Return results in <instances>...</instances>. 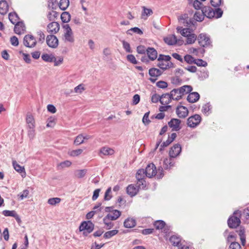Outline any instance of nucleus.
I'll return each mask as SVG.
<instances>
[{
  "mask_svg": "<svg viewBox=\"0 0 249 249\" xmlns=\"http://www.w3.org/2000/svg\"><path fill=\"white\" fill-rule=\"evenodd\" d=\"M223 13L221 8L213 9L210 6H204L201 11H197L195 13L194 17L196 21L200 22L204 19L205 16L209 18H218L222 16Z\"/></svg>",
  "mask_w": 249,
  "mask_h": 249,
  "instance_id": "1",
  "label": "nucleus"
},
{
  "mask_svg": "<svg viewBox=\"0 0 249 249\" xmlns=\"http://www.w3.org/2000/svg\"><path fill=\"white\" fill-rule=\"evenodd\" d=\"M193 90V88L190 85H184L178 89H174L171 91L170 96H176V94H178L175 97V101H178L182 98L184 94L190 93Z\"/></svg>",
  "mask_w": 249,
  "mask_h": 249,
  "instance_id": "2",
  "label": "nucleus"
},
{
  "mask_svg": "<svg viewBox=\"0 0 249 249\" xmlns=\"http://www.w3.org/2000/svg\"><path fill=\"white\" fill-rule=\"evenodd\" d=\"M241 211L237 210L234 212L232 215L228 219V226L231 229H236L241 223Z\"/></svg>",
  "mask_w": 249,
  "mask_h": 249,
  "instance_id": "3",
  "label": "nucleus"
},
{
  "mask_svg": "<svg viewBox=\"0 0 249 249\" xmlns=\"http://www.w3.org/2000/svg\"><path fill=\"white\" fill-rule=\"evenodd\" d=\"M153 225L156 230H161L163 233H171L172 232V227L162 220L155 221Z\"/></svg>",
  "mask_w": 249,
  "mask_h": 249,
  "instance_id": "4",
  "label": "nucleus"
},
{
  "mask_svg": "<svg viewBox=\"0 0 249 249\" xmlns=\"http://www.w3.org/2000/svg\"><path fill=\"white\" fill-rule=\"evenodd\" d=\"M198 44L203 48H211L212 47V41L210 36L206 34H200L197 37Z\"/></svg>",
  "mask_w": 249,
  "mask_h": 249,
  "instance_id": "5",
  "label": "nucleus"
},
{
  "mask_svg": "<svg viewBox=\"0 0 249 249\" xmlns=\"http://www.w3.org/2000/svg\"><path fill=\"white\" fill-rule=\"evenodd\" d=\"M62 27L64 29V41L73 43L74 41V38L73 32L70 25L68 24H64Z\"/></svg>",
  "mask_w": 249,
  "mask_h": 249,
  "instance_id": "6",
  "label": "nucleus"
},
{
  "mask_svg": "<svg viewBox=\"0 0 249 249\" xmlns=\"http://www.w3.org/2000/svg\"><path fill=\"white\" fill-rule=\"evenodd\" d=\"M23 44L28 48H34L36 45V40L35 37L31 35H26L23 38Z\"/></svg>",
  "mask_w": 249,
  "mask_h": 249,
  "instance_id": "7",
  "label": "nucleus"
},
{
  "mask_svg": "<svg viewBox=\"0 0 249 249\" xmlns=\"http://www.w3.org/2000/svg\"><path fill=\"white\" fill-rule=\"evenodd\" d=\"M201 120V116L198 114H195L188 118L187 125L190 127L195 128L199 124Z\"/></svg>",
  "mask_w": 249,
  "mask_h": 249,
  "instance_id": "8",
  "label": "nucleus"
},
{
  "mask_svg": "<svg viewBox=\"0 0 249 249\" xmlns=\"http://www.w3.org/2000/svg\"><path fill=\"white\" fill-rule=\"evenodd\" d=\"M47 45L52 48H56L58 45V40L54 35H48L46 39Z\"/></svg>",
  "mask_w": 249,
  "mask_h": 249,
  "instance_id": "9",
  "label": "nucleus"
},
{
  "mask_svg": "<svg viewBox=\"0 0 249 249\" xmlns=\"http://www.w3.org/2000/svg\"><path fill=\"white\" fill-rule=\"evenodd\" d=\"M94 229L93 224L90 221H83L79 227L80 231H86L88 233H90ZM83 233H85L84 232Z\"/></svg>",
  "mask_w": 249,
  "mask_h": 249,
  "instance_id": "10",
  "label": "nucleus"
},
{
  "mask_svg": "<svg viewBox=\"0 0 249 249\" xmlns=\"http://www.w3.org/2000/svg\"><path fill=\"white\" fill-rule=\"evenodd\" d=\"M181 152V146L180 144H174L169 150V155L171 158H176Z\"/></svg>",
  "mask_w": 249,
  "mask_h": 249,
  "instance_id": "11",
  "label": "nucleus"
},
{
  "mask_svg": "<svg viewBox=\"0 0 249 249\" xmlns=\"http://www.w3.org/2000/svg\"><path fill=\"white\" fill-rule=\"evenodd\" d=\"M166 96L169 97L167 94H163L161 96H159L157 94L155 93L153 94L151 97V101L153 103H158L159 101L160 102L162 105H167L169 104V101L164 100V98Z\"/></svg>",
  "mask_w": 249,
  "mask_h": 249,
  "instance_id": "12",
  "label": "nucleus"
},
{
  "mask_svg": "<svg viewBox=\"0 0 249 249\" xmlns=\"http://www.w3.org/2000/svg\"><path fill=\"white\" fill-rule=\"evenodd\" d=\"M144 170L146 174V176L150 178L156 176V174L157 173L156 167L155 164L153 163L147 165Z\"/></svg>",
  "mask_w": 249,
  "mask_h": 249,
  "instance_id": "13",
  "label": "nucleus"
},
{
  "mask_svg": "<svg viewBox=\"0 0 249 249\" xmlns=\"http://www.w3.org/2000/svg\"><path fill=\"white\" fill-rule=\"evenodd\" d=\"M59 24L55 21L49 23L47 27V32L53 35L56 34L59 31Z\"/></svg>",
  "mask_w": 249,
  "mask_h": 249,
  "instance_id": "14",
  "label": "nucleus"
},
{
  "mask_svg": "<svg viewBox=\"0 0 249 249\" xmlns=\"http://www.w3.org/2000/svg\"><path fill=\"white\" fill-rule=\"evenodd\" d=\"M176 113L180 118H184L188 115V110L186 107L183 106H178L176 108Z\"/></svg>",
  "mask_w": 249,
  "mask_h": 249,
  "instance_id": "15",
  "label": "nucleus"
},
{
  "mask_svg": "<svg viewBox=\"0 0 249 249\" xmlns=\"http://www.w3.org/2000/svg\"><path fill=\"white\" fill-rule=\"evenodd\" d=\"M180 120L173 118L168 123V124L170 128H172L173 131H178L180 129Z\"/></svg>",
  "mask_w": 249,
  "mask_h": 249,
  "instance_id": "16",
  "label": "nucleus"
},
{
  "mask_svg": "<svg viewBox=\"0 0 249 249\" xmlns=\"http://www.w3.org/2000/svg\"><path fill=\"white\" fill-rule=\"evenodd\" d=\"M26 27L23 21H19L15 24L14 32L18 35L23 34L25 31Z\"/></svg>",
  "mask_w": 249,
  "mask_h": 249,
  "instance_id": "17",
  "label": "nucleus"
},
{
  "mask_svg": "<svg viewBox=\"0 0 249 249\" xmlns=\"http://www.w3.org/2000/svg\"><path fill=\"white\" fill-rule=\"evenodd\" d=\"M169 241L174 247H179L181 246V237L176 234H173L169 239Z\"/></svg>",
  "mask_w": 249,
  "mask_h": 249,
  "instance_id": "18",
  "label": "nucleus"
},
{
  "mask_svg": "<svg viewBox=\"0 0 249 249\" xmlns=\"http://www.w3.org/2000/svg\"><path fill=\"white\" fill-rule=\"evenodd\" d=\"M148 57L152 61L155 60L157 58V51L154 48L148 47L146 49Z\"/></svg>",
  "mask_w": 249,
  "mask_h": 249,
  "instance_id": "19",
  "label": "nucleus"
},
{
  "mask_svg": "<svg viewBox=\"0 0 249 249\" xmlns=\"http://www.w3.org/2000/svg\"><path fill=\"white\" fill-rule=\"evenodd\" d=\"M200 98L199 94L197 92H190L187 98V101L191 103H194L197 102Z\"/></svg>",
  "mask_w": 249,
  "mask_h": 249,
  "instance_id": "20",
  "label": "nucleus"
},
{
  "mask_svg": "<svg viewBox=\"0 0 249 249\" xmlns=\"http://www.w3.org/2000/svg\"><path fill=\"white\" fill-rule=\"evenodd\" d=\"M114 154V150L108 147L104 146L100 149V155H103L104 156H110ZM101 157L102 156L100 155Z\"/></svg>",
  "mask_w": 249,
  "mask_h": 249,
  "instance_id": "21",
  "label": "nucleus"
},
{
  "mask_svg": "<svg viewBox=\"0 0 249 249\" xmlns=\"http://www.w3.org/2000/svg\"><path fill=\"white\" fill-rule=\"evenodd\" d=\"M139 191L137 186L133 184H130L126 187V192L131 196H135Z\"/></svg>",
  "mask_w": 249,
  "mask_h": 249,
  "instance_id": "22",
  "label": "nucleus"
},
{
  "mask_svg": "<svg viewBox=\"0 0 249 249\" xmlns=\"http://www.w3.org/2000/svg\"><path fill=\"white\" fill-rule=\"evenodd\" d=\"M9 9L8 4L6 0H2L0 1V14L2 15H5Z\"/></svg>",
  "mask_w": 249,
  "mask_h": 249,
  "instance_id": "23",
  "label": "nucleus"
},
{
  "mask_svg": "<svg viewBox=\"0 0 249 249\" xmlns=\"http://www.w3.org/2000/svg\"><path fill=\"white\" fill-rule=\"evenodd\" d=\"M164 42L169 45H174L178 43V39L175 35L164 38Z\"/></svg>",
  "mask_w": 249,
  "mask_h": 249,
  "instance_id": "24",
  "label": "nucleus"
},
{
  "mask_svg": "<svg viewBox=\"0 0 249 249\" xmlns=\"http://www.w3.org/2000/svg\"><path fill=\"white\" fill-rule=\"evenodd\" d=\"M136 224V220L133 218L128 217L126 218L124 222V226L125 228H131L134 227Z\"/></svg>",
  "mask_w": 249,
  "mask_h": 249,
  "instance_id": "25",
  "label": "nucleus"
},
{
  "mask_svg": "<svg viewBox=\"0 0 249 249\" xmlns=\"http://www.w3.org/2000/svg\"><path fill=\"white\" fill-rule=\"evenodd\" d=\"M13 166L15 169L16 171H17L18 172L20 173V174H23L24 175L21 174V176L25 177L26 175V172L25 170V168L23 166H20L19 164H18L16 161H13Z\"/></svg>",
  "mask_w": 249,
  "mask_h": 249,
  "instance_id": "26",
  "label": "nucleus"
},
{
  "mask_svg": "<svg viewBox=\"0 0 249 249\" xmlns=\"http://www.w3.org/2000/svg\"><path fill=\"white\" fill-rule=\"evenodd\" d=\"M178 33H179L183 36L187 37L188 34L192 32V30L189 28H183L182 27L178 26L177 28Z\"/></svg>",
  "mask_w": 249,
  "mask_h": 249,
  "instance_id": "27",
  "label": "nucleus"
},
{
  "mask_svg": "<svg viewBox=\"0 0 249 249\" xmlns=\"http://www.w3.org/2000/svg\"><path fill=\"white\" fill-rule=\"evenodd\" d=\"M178 20L180 24H182L184 26L189 27V24H188V15L187 14H183L180 16L178 18Z\"/></svg>",
  "mask_w": 249,
  "mask_h": 249,
  "instance_id": "28",
  "label": "nucleus"
},
{
  "mask_svg": "<svg viewBox=\"0 0 249 249\" xmlns=\"http://www.w3.org/2000/svg\"><path fill=\"white\" fill-rule=\"evenodd\" d=\"M9 19L13 24H16L19 19L18 14L15 12H11L8 15Z\"/></svg>",
  "mask_w": 249,
  "mask_h": 249,
  "instance_id": "29",
  "label": "nucleus"
},
{
  "mask_svg": "<svg viewBox=\"0 0 249 249\" xmlns=\"http://www.w3.org/2000/svg\"><path fill=\"white\" fill-rule=\"evenodd\" d=\"M149 74L151 77H157L160 76L162 72L158 69L153 68L149 69Z\"/></svg>",
  "mask_w": 249,
  "mask_h": 249,
  "instance_id": "30",
  "label": "nucleus"
},
{
  "mask_svg": "<svg viewBox=\"0 0 249 249\" xmlns=\"http://www.w3.org/2000/svg\"><path fill=\"white\" fill-rule=\"evenodd\" d=\"M186 44H193L197 39V36L196 34L194 33H191L188 34V36L186 37Z\"/></svg>",
  "mask_w": 249,
  "mask_h": 249,
  "instance_id": "31",
  "label": "nucleus"
},
{
  "mask_svg": "<svg viewBox=\"0 0 249 249\" xmlns=\"http://www.w3.org/2000/svg\"><path fill=\"white\" fill-rule=\"evenodd\" d=\"M143 11L142 13V18L146 19L147 17L150 16L153 14L152 9L147 8L144 6L142 7Z\"/></svg>",
  "mask_w": 249,
  "mask_h": 249,
  "instance_id": "32",
  "label": "nucleus"
},
{
  "mask_svg": "<svg viewBox=\"0 0 249 249\" xmlns=\"http://www.w3.org/2000/svg\"><path fill=\"white\" fill-rule=\"evenodd\" d=\"M69 4V0H60L58 6L61 10L64 11L68 7Z\"/></svg>",
  "mask_w": 249,
  "mask_h": 249,
  "instance_id": "33",
  "label": "nucleus"
},
{
  "mask_svg": "<svg viewBox=\"0 0 249 249\" xmlns=\"http://www.w3.org/2000/svg\"><path fill=\"white\" fill-rule=\"evenodd\" d=\"M112 213L107 214V217L110 216L112 220H116L121 214V212L117 210H114Z\"/></svg>",
  "mask_w": 249,
  "mask_h": 249,
  "instance_id": "34",
  "label": "nucleus"
},
{
  "mask_svg": "<svg viewBox=\"0 0 249 249\" xmlns=\"http://www.w3.org/2000/svg\"><path fill=\"white\" fill-rule=\"evenodd\" d=\"M71 15L68 12H63L61 15V19L63 23H68L71 20Z\"/></svg>",
  "mask_w": 249,
  "mask_h": 249,
  "instance_id": "35",
  "label": "nucleus"
},
{
  "mask_svg": "<svg viewBox=\"0 0 249 249\" xmlns=\"http://www.w3.org/2000/svg\"><path fill=\"white\" fill-rule=\"evenodd\" d=\"M42 60L47 62H52L53 61L54 56L52 54H49L48 53H43L41 55Z\"/></svg>",
  "mask_w": 249,
  "mask_h": 249,
  "instance_id": "36",
  "label": "nucleus"
},
{
  "mask_svg": "<svg viewBox=\"0 0 249 249\" xmlns=\"http://www.w3.org/2000/svg\"><path fill=\"white\" fill-rule=\"evenodd\" d=\"M137 186L139 189H144L146 187V182L144 178L137 179Z\"/></svg>",
  "mask_w": 249,
  "mask_h": 249,
  "instance_id": "37",
  "label": "nucleus"
},
{
  "mask_svg": "<svg viewBox=\"0 0 249 249\" xmlns=\"http://www.w3.org/2000/svg\"><path fill=\"white\" fill-rule=\"evenodd\" d=\"M132 32H134V33H136L137 34L140 35H141L143 34V32L142 31V30L137 27H135L132 28L126 31V34L127 35H132Z\"/></svg>",
  "mask_w": 249,
  "mask_h": 249,
  "instance_id": "38",
  "label": "nucleus"
},
{
  "mask_svg": "<svg viewBox=\"0 0 249 249\" xmlns=\"http://www.w3.org/2000/svg\"><path fill=\"white\" fill-rule=\"evenodd\" d=\"M87 173V169L77 170L75 172V176L78 178H84Z\"/></svg>",
  "mask_w": 249,
  "mask_h": 249,
  "instance_id": "39",
  "label": "nucleus"
},
{
  "mask_svg": "<svg viewBox=\"0 0 249 249\" xmlns=\"http://www.w3.org/2000/svg\"><path fill=\"white\" fill-rule=\"evenodd\" d=\"M111 218L110 216L107 217V214L104 218L103 221L106 226L107 229H110L113 226V223L110 221Z\"/></svg>",
  "mask_w": 249,
  "mask_h": 249,
  "instance_id": "40",
  "label": "nucleus"
},
{
  "mask_svg": "<svg viewBox=\"0 0 249 249\" xmlns=\"http://www.w3.org/2000/svg\"><path fill=\"white\" fill-rule=\"evenodd\" d=\"M26 123L28 124V127L35 126V121L32 115H28L27 116Z\"/></svg>",
  "mask_w": 249,
  "mask_h": 249,
  "instance_id": "41",
  "label": "nucleus"
},
{
  "mask_svg": "<svg viewBox=\"0 0 249 249\" xmlns=\"http://www.w3.org/2000/svg\"><path fill=\"white\" fill-rule=\"evenodd\" d=\"M61 201V198L59 197H53L48 200V203L51 205H55L59 204Z\"/></svg>",
  "mask_w": 249,
  "mask_h": 249,
  "instance_id": "42",
  "label": "nucleus"
},
{
  "mask_svg": "<svg viewBox=\"0 0 249 249\" xmlns=\"http://www.w3.org/2000/svg\"><path fill=\"white\" fill-rule=\"evenodd\" d=\"M146 177L145 170L143 169H139L136 173V178L137 179L144 178Z\"/></svg>",
  "mask_w": 249,
  "mask_h": 249,
  "instance_id": "43",
  "label": "nucleus"
},
{
  "mask_svg": "<svg viewBox=\"0 0 249 249\" xmlns=\"http://www.w3.org/2000/svg\"><path fill=\"white\" fill-rule=\"evenodd\" d=\"M184 61L189 64H194L195 59L190 54H186L184 57Z\"/></svg>",
  "mask_w": 249,
  "mask_h": 249,
  "instance_id": "44",
  "label": "nucleus"
},
{
  "mask_svg": "<svg viewBox=\"0 0 249 249\" xmlns=\"http://www.w3.org/2000/svg\"><path fill=\"white\" fill-rule=\"evenodd\" d=\"M84 138L82 134L78 135L75 138L74 143L77 145H78L84 142Z\"/></svg>",
  "mask_w": 249,
  "mask_h": 249,
  "instance_id": "45",
  "label": "nucleus"
},
{
  "mask_svg": "<svg viewBox=\"0 0 249 249\" xmlns=\"http://www.w3.org/2000/svg\"><path fill=\"white\" fill-rule=\"evenodd\" d=\"M149 111L146 112L143 116L142 123L145 125H148L151 122V121L149 119Z\"/></svg>",
  "mask_w": 249,
  "mask_h": 249,
  "instance_id": "46",
  "label": "nucleus"
},
{
  "mask_svg": "<svg viewBox=\"0 0 249 249\" xmlns=\"http://www.w3.org/2000/svg\"><path fill=\"white\" fill-rule=\"evenodd\" d=\"M194 64L199 67H206L207 66V63L201 59H195Z\"/></svg>",
  "mask_w": 249,
  "mask_h": 249,
  "instance_id": "47",
  "label": "nucleus"
},
{
  "mask_svg": "<svg viewBox=\"0 0 249 249\" xmlns=\"http://www.w3.org/2000/svg\"><path fill=\"white\" fill-rule=\"evenodd\" d=\"M111 192V188L108 187L106 190L105 196H104V200L106 201H108L112 198V196L110 195Z\"/></svg>",
  "mask_w": 249,
  "mask_h": 249,
  "instance_id": "48",
  "label": "nucleus"
},
{
  "mask_svg": "<svg viewBox=\"0 0 249 249\" xmlns=\"http://www.w3.org/2000/svg\"><path fill=\"white\" fill-rule=\"evenodd\" d=\"M71 165V161L69 160H65L61 162L58 166V168H64L70 167Z\"/></svg>",
  "mask_w": 249,
  "mask_h": 249,
  "instance_id": "49",
  "label": "nucleus"
},
{
  "mask_svg": "<svg viewBox=\"0 0 249 249\" xmlns=\"http://www.w3.org/2000/svg\"><path fill=\"white\" fill-rule=\"evenodd\" d=\"M228 249H241L240 244L237 242H231Z\"/></svg>",
  "mask_w": 249,
  "mask_h": 249,
  "instance_id": "50",
  "label": "nucleus"
},
{
  "mask_svg": "<svg viewBox=\"0 0 249 249\" xmlns=\"http://www.w3.org/2000/svg\"><path fill=\"white\" fill-rule=\"evenodd\" d=\"M122 44L124 49L127 53H132V50L129 43L124 40H123L122 41Z\"/></svg>",
  "mask_w": 249,
  "mask_h": 249,
  "instance_id": "51",
  "label": "nucleus"
},
{
  "mask_svg": "<svg viewBox=\"0 0 249 249\" xmlns=\"http://www.w3.org/2000/svg\"><path fill=\"white\" fill-rule=\"evenodd\" d=\"M127 60L133 64H137L138 62L133 54H128L126 56Z\"/></svg>",
  "mask_w": 249,
  "mask_h": 249,
  "instance_id": "52",
  "label": "nucleus"
},
{
  "mask_svg": "<svg viewBox=\"0 0 249 249\" xmlns=\"http://www.w3.org/2000/svg\"><path fill=\"white\" fill-rule=\"evenodd\" d=\"M222 0H211L210 3L212 6L215 7V9L220 8L219 7L221 4Z\"/></svg>",
  "mask_w": 249,
  "mask_h": 249,
  "instance_id": "53",
  "label": "nucleus"
},
{
  "mask_svg": "<svg viewBox=\"0 0 249 249\" xmlns=\"http://www.w3.org/2000/svg\"><path fill=\"white\" fill-rule=\"evenodd\" d=\"M16 212L14 210H4L2 212V214L5 216H12L13 217Z\"/></svg>",
  "mask_w": 249,
  "mask_h": 249,
  "instance_id": "54",
  "label": "nucleus"
},
{
  "mask_svg": "<svg viewBox=\"0 0 249 249\" xmlns=\"http://www.w3.org/2000/svg\"><path fill=\"white\" fill-rule=\"evenodd\" d=\"M37 34L39 36V38L38 39V42L41 44L43 43L45 41V36L44 34L41 31H39L37 32Z\"/></svg>",
  "mask_w": 249,
  "mask_h": 249,
  "instance_id": "55",
  "label": "nucleus"
},
{
  "mask_svg": "<svg viewBox=\"0 0 249 249\" xmlns=\"http://www.w3.org/2000/svg\"><path fill=\"white\" fill-rule=\"evenodd\" d=\"M28 130V135L30 139H32L34 137L35 132V126L29 127Z\"/></svg>",
  "mask_w": 249,
  "mask_h": 249,
  "instance_id": "56",
  "label": "nucleus"
},
{
  "mask_svg": "<svg viewBox=\"0 0 249 249\" xmlns=\"http://www.w3.org/2000/svg\"><path fill=\"white\" fill-rule=\"evenodd\" d=\"M10 43L12 45L14 46H17L18 45L19 42L18 39L16 36H13L10 38Z\"/></svg>",
  "mask_w": 249,
  "mask_h": 249,
  "instance_id": "57",
  "label": "nucleus"
},
{
  "mask_svg": "<svg viewBox=\"0 0 249 249\" xmlns=\"http://www.w3.org/2000/svg\"><path fill=\"white\" fill-rule=\"evenodd\" d=\"M173 158L170 157L169 159L166 158L163 160V167L165 169H169V164H171V160Z\"/></svg>",
  "mask_w": 249,
  "mask_h": 249,
  "instance_id": "58",
  "label": "nucleus"
},
{
  "mask_svg": "<svg viewBox=\"0 0 249 249\" xmlns=\"http://www.w3.org/2000/svg\"><path fill=\"white\" fill-rule=\"evenodd\" d=\"M172 142L169 140V138H168V139L164 142L161 145H160V151H162L164 148L165 147H167Z\"/></svg>",
  "mask_w": 249,
  "mask_h": 249,
  "instance_id": "59",
  "label": "nucleus"
},
{
  "mask_svg": "<svg viewBox=\"0 0 249 249\" xmlns=\"http://www.w3.org/2000/svg\"><path fill=\"white\" fill-rule=\"evenodd\" d=\"M29 194V190L25 189L22 191L20 194L18 195L19 196V198L21 200L23 199L24 198L27 197L28 195Z\"/></svg>",
  "mask_w": 249,
  "mask_h": 249,
  "instance_id": "60",
  "label": "nucleus"
},
{
  "mask_svg": "<svg viewBox=\"0 0 249 249\" xmlns=\"http://www.w3.org/2000/svg\"><path fill=\"white\" fill-rule=\"evenodd\" d=\"M146 50L145 47L142 45H139L137 47V52L139 54H145Z\"/></svg>",
  "mask_w": 249,
  "mask_h": 249,
  "instance_id": "61",
  "label": "nucleus"
},
{
  "mask_svg": "<svg viewBox=\"0 0 249 249\" xmlns=\"http://www.w3.org/2000/svg\"><path fill=\"white\" fill-rule=\"evenodd\" d=\"M156 85L157 87L161 89H165L168 86L167 83L163 81H158Z\"/></svg>",
  "mask_w": 249,
  "mask_h": 249,
  "instance_id": "62",
  "label": "nucleus"
},
{
  "mask_svg": "<svg viewBox=\"0 0 249 249\" xmlns=\"http://www.w3.org/2000/svg\"><path fill=\"white\" fill-rule=\"evenodd\" d=\"M74 90L75 92L81 93L85 90V88L83 84H79L75 87Z\"/></svg>",
  "mask_w": 249,
  "mask_h": 249,
  "instance_id": "63",
  "label": "nucleus"
},
{
  "mask_svg": "<svg viewBox=\"0 0 249 249\" xmlns=\"http://www.w3.org/2000/svg\"><path fill=\"white\" fill-rule=\"evenodd\" d=\"M82 152H83V150L81 149L74 150L71 151L70 152V155L71 156H73V157L77 156L80 155Z\"/></svg>",
  "mask_w": 249,
  "mask_h": 249,
  "instance_id": "64",
  "label": "nucleus"
}]
</instances>
